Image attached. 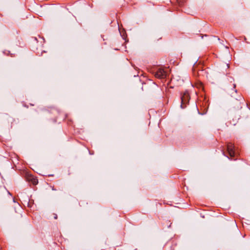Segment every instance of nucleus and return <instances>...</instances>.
<instances>
[{
	"label": "nucleus",
	"mask_w": 250,
	"mask_h": 250,
	"mask_svg": "<svg viewBox=\"0 0 250 250\" xmlns=\"http://www.w3.org/2000/svg\"><path fill=\"white\" fill-rule=\"evenodd\" d=\"M190 97L189 93L188 92H185L184 93L183 95L181 97V107L182 108H185L186 106L184 105V104H187L189 100Z\"/></svg>",
	"instance_id": "1"
},
{
	"label": "nucleus",
	"mask_w": 250,
	"mask_h": 250,
	"mask_svg": "<svg viewBox=\"0 0 250 250\" xmlns=\"http://www.w3.org/2000/svg\"><path fill=\"white\" fill-rule=\"evenodd\" d=\"M167 75V72L163 69L159 68L155 74V76L159 79H164Z\"/></svg>",
	"instance_id": "2"
},
{
	"label": "nucleus",
	"mask_w": 250,
	"mask_h": 250,
	"mask_svg": "<svg viewBox=\"0 0 250 250\" xmlns=\"http://www.w3.org/2000/svg\"><path fill=\"white\" fill-rule=\"evenodd\" d=\"M227 150L229 156L231 157L235 156V151L234 150V146L232 143H228L227 145Z\"/></svg>",
	"instance_id": "3"
},
{
	"label": "nucleus",
	"mask_w": 250,
	"mask_h": 250,
	"mask_svg": "<svg viewBox=\"0 0 250 250\" xmlns=\"http://www.w3.org/2000/svg\"><path fill=\"white\" fill-rule=\"evenodd\" d=\"M30 180H31L32 183L33 185H37L38 183V179H36V178H35L34 177H31Z\"/></svg>",
	"instance_id": "4"
},
{
	"label": "nucleus",
	"mask_w": 250,
	"mask_h": 250,
	"mask_svg": "<svg viewBox=\"0 0 250 250\" xmlns=\"http://www.w3.org/2000/svg\"><path fill=\"white\" fill-rule=\"evenodd\" d=\"M179 5H181L183 4L185 0H177Z\"/></svg>",
	"instance_id": "5"
},
{
	"label": "nucleus",
	"mask_w": 250,
	"mask_h": 250,
	"mask_svg": "<svg viewBox=\"0 0 250 250\" xmlns=\"http://www.w3.org/2000/svg\"><path fill=\"white\" fill-rule=\"evenodd\" d=\"M54 218L55 219H57V215L56 214L55 216H54Z\"/></svg>",
	"instance_id": "6"
}]
</instances>
